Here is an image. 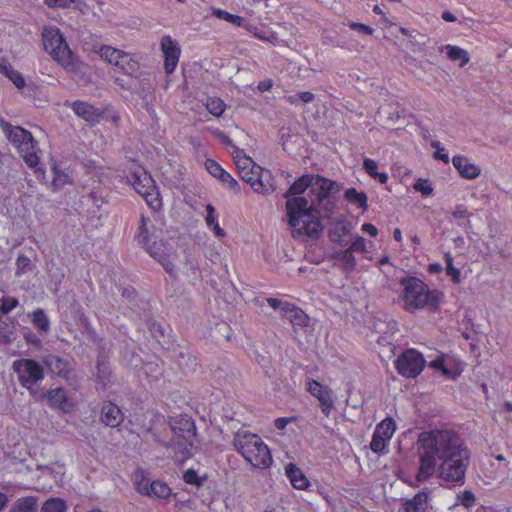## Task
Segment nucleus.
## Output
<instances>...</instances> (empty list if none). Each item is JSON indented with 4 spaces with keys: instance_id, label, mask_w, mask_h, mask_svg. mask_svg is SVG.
Segmentation results:
<instances>
[{
    "instance_id": "39",
    "label": "nucleus",
    "mask_w": 512,
    "mask_h": 512,
    "mask_svg": "<svg viewBox=\"0 0 512 512\" xmlns=\"http://www.w3.org/2000/svg\"><path fill=\"white\" fill-rule=\"evenodd\" d=\"M207 110L214 116H220L225 110V104L222 100L211 98L206 104Z\"/></svg>"
},
{
    "instance_id": "57",
    "label": "nucleus",
    "mask_w": 512,
    "mask_h": 512,
    "mask_svg": "<svg viewBox=\"0 0 512 512\" xmlns=\"http://www.w3.org/2000/svg\"><path fill=\"white\" fill-rule=\"evenodd\" d=\"M214 135L224 144V145H228V146H231L233 148V144H232V141L230 140V138L224 134L222 131L220 130H216L214 131Z\"/></svg>"
},
{
    "instance_id": "9",
    "label": "nucleus",
    "mask_w": 512,
    "mask_h": 512,
    "mask_svg": "<svg viewBox=\"0 0 512 512\" xmlns=\"http://www.w3.org/2000/svg\"><path fill=\"white\" fill-rule=\"evenodd\" d=\"M425 366V360L421 353L414 349L403 352L396 360L398 373L406 378H415Z\"/></svg>"
},
{
    "instance_id": "52",
    "label": "nucleus",
    "mask_w": 512,
    "mask_h": 512,
    "mask_svg": "<svg viewBox=\"0 0 512 512\" xmlns=\"http://www.w3.org/2000/svg\"><path fill=\"white\" fill-rule=\"evenodd\" d=\"M220 181L226 183L229 186V188L232 189L233 191H239L238 182L229 173L225 172L224 174H222Z\"/></svg>"
},
{
    "instance_id": "61",
    "label": "nucleus",
    "mask_w": 512,
    "mask_h": 512,
    "mask_svg": "<svg viewBox=\"0 0 512 512\" xmlns=\"http://www.w3.org/2000/svg\"><path fill=\"white\" fill-rule=\"evenodd\" d=\"M290 419L288 418H277L275 420V427L279 430L285 429L287 424L289 423Z\"/></svg>"
},
{
    "instance_id": "58",
    "label": "nucleus",
    "mask_w": 512,
    "mask_h": 512,
    "mask_svg": "<svg viewBox=\"0 0 512 512\" xmlns=\"http://www.w3.org/2000/svg\"><path fill=\"white\" fill-rule=\"evenodd\" d=\"M452 215L454 218L460 219L464 217H469L471 214L468 212L467 209L459 206L452 212Z\"/></svg>"
},
{
    "instance_id": "42",
    "label": "nucleus",
    "mask_w": 512,
    "mask_h": 512,
    "mask_svg": "<svg viewBox=\"0 0 512 512\" xmlns=\"http://www.w3.org/2000/svg\"><path fill=\"white\" fill-rule=\"evenodd\" d=\"M53 172H54V178L52 181V185L55 188H61L65 184L70 182V178L66 173L59 171L57 168H54Z\"/></svg>"
},
{
    "instance_id": "63",
    "label": "nucleus",
    "mask_w": 512,
    "mask_h": 512,
    "mask_svg": "<svg viewBox=\"0 0 512 512\" xmlns=\"http://www.w3.org/2000/svg\"><path fill=\"white\" fill-rule=\"evenodd\" d=\"M75 4V8L82 14L86 13L87 10V4L84 1L76 0V2H73Z\"/></svg>"
},
{
    "instance_id": "62",
    "label": "nucleus",
    "mask_w": 512,
    "mask_h": 512,
    "mask_svg": "<svg viewBox=\"0 0 512 512\" xmlns=\"http://www.w3.org/2000/svg\"><path fill=\"white\" fill-rule=\"evenodd\" d=\"M211 226L213 227V231L217 237L224 238L226 236V232L219 226L217 222Z\"/></svg>"
},
{
    "instance_id": "46",
    "label": "nucleus",
    "mask_w": 512,
    "mask_h": 512,
    "mask_svg": "<svg viewBox=\"0 0 512 512\" xmlns=\"http://www.w3.org/2000/svg\"><path fill=\"white\" fill-rule=\"evenodd\" d=\"M184 481L187 484H192L196 486H200L202 484L203 479H201L197 472L193 469H188L183 476Z\"/></svg>"
},
{
    "instance_id": "25",
    "label": "nucleus",
    "mask_w": 512,
    "mask_h": 512,
    "mask_svg": "<svg viewBox=\"0 0 512 512\" xmlns=\"http://www.w3.org/2000/svg\"><path fill=\"white\" fill-rule=\"evenodd\" d=\"M285 470L294 488L304 490L308 487V479L295 464L289 463Z\"/></svg>"
},
{
    "instance_id": "16",
    "label": "nucleus",
    "mask_w": 512,
    "mask_h": 512,
    "mask_svg": "<svg viewBox=\"0 0 512 512\" xmlns=\"http://www.w3.org/2000/svg\"><path fill=\"white\" fill-rule=\"evenodd\" d=\"M155 217L142 215L140 218L136 240L139 244H148L162 235V230L156 226Z\"/></svg>"
},
{
    "instance_id": "21",
    "label": "nucleus",
    "mask_w": 512,
    "mask_h": 512,
    "mask_svg": "<svg viewBox=\"0 0 512 512\" xmlns=\"http://www.w3.org/2000/svg\"><path fill=\"white\" fill-rule=\"evenodd\" d=\"M124 420L120 408L112 402H106L101 408V421L109 427H118Z\"/></svg>"
},
{
    "instance_id": "48",
    "label": "nucleus",
    "mask_w": 512,
    "mask_h": 512,
    "mask_svg": "<svg viewBox=\"0 0 512 512\" xmlns=\"http://www.w3.org/2000/svg\"><path fill=\"white\" fill-rule=\"evenodd\" d=\"M267 302L273 309L280 310L281 317L283 316L284 310H286V308H284V307L289 306V304H290L289 302H285L280 299L272 298V297L267 298Z\"/></svg>"
},
{
    "instance_id": "12",
    "label": "nucleus",
    "mask_w": 512,
    "mask_h": 512,
    "mask_svg": "<svg viewBox=\"0 0 512 512\" xmlns=\"http://www.w3.org/2000/svg\"><path fill=\"white\" fill-rule=\"evenodd\" d=\"M396 429L395 421L391 417L385 418L377 426L370 442V448L373 452L379 453L386 447Z\"/></svg>"
},
{
    "instance_id": "45",
    "label": "nucleus",
    "mask_w": 512,
    "mask_h": 512,
    "mask_svg": "<svg viewBox=\"0 0 512 512\" xmlns=\"http://www.w3.org/2000/svg\"><path fill=\"white\" fill-rule=\"evenodd\" d=\"M18 305V300L16 298L3 297L0 300V311L4 314L10 312Z\"/></svg>"
},
{
    "instance_id": "43",
    "label": "nucleus",
    "mask_w": 512,
    "mask_h": 512,
    "mask_svg": "<svg viewBox=\"0 0 512 512\" xmlns=\"http://www.w3.org/2000/svg\"><path fill=\"white\" fill-rule=\"evenodd\" d=\"M314 99H315V95L309 91L300 92L296 96H289L287 98V100L290 104H295V103H297L298 100H300L304 103H310Z\"/></svg>"
},
{
    "instance_id": "1",
    "label": "nucleus",
    "mask_w": 512,
    "mask_h": 512,
    "mask_svg": "<svg viewBox=\"0 0 512 512\" xmlns=\"http://www.w3.org/2000/svg\"><path fill=\"white\" fill-rule=\"evenodd\" d=\"M416 449L419 468L415 478L418 482L429 479L439 462V478L450 483L464 484L470 454L454 431L435 429L421 432L416 441Z\"/></svg>"
},
{
    "instance_id": "31",
    "label": "nucleus",
    "mask_w": 512,
    "mask_h": 512,
    "mask_svg": "<svg viewBox=\"0 0 512 512\" xmlns=\"http://www.w3.org/2000/svg\"><path fill=\"white\" fill-rule=\"evenodd\" d=\"M378 165L376 161L366 158L363 161V169L366 171V173L375 179H378V181L381 184H386L388 181V175L385 172L379 173L377 171Z\"/></svg>"
},
{
    "instance_id": "3",
    "label": "nucleus",
    "mask_w": 512,
    "mask_h": 512,
    "mask_svg": "<svg viewBox=\"0 0 512 512\" xmlns=\"http://www.w3.org/2000/svg\"><path fill=\"white\" fill-rule=\"evenodd\" d=\"M233 445L245 460L255 468L265 469L272 464L270 450L257 434L247 430H239L234 435Z\"/></svg>"
},
{
    "instance_id": "19",
    "label": "nucleus",
    "mask_w": 512,
    "mask_h": 512,
    "mask_svg": "<svg viewBox=\"0 0 512 512\" xmlns=\"http://www.w3.org/2000/svg\"><path fill=\"white\" fill-rule=\"evenodd\" d=\"M71 108L78 117L90 123L97 122L102 117L100 109L84 101L73 102Z\"/></svg>"
},
{
    "instance_id": "36",
    "label": "nucleus",
    "mask_w": 512,
    "mask_h": 512,
    "mask_svg": "<svg viewBox=\"0 0 512 512\" xmlns=\"http://www.w3.org/2000/svg\"><path fill=\"white\" fill-rule=\"evenodd\" d=\"M116 67L125 74L131 75L138 70V63L129 54L123 52Z\"/></svg>"
},
{
    "instance_id": "59",
    "label": "nucleus",
    "mask_w": 512,
    "mask_h": 512,
    "mask_svg": "<svg viewBox=\"0 0 512 512\" xmlns=\"http://www.w3.org/2000/svg\"><path fill=\"white\" fill-rule=\"evenodd\" d=\"M362 230L364 232L368 233L372 237H376L377 234H378L377 228L373 224H370V223L363 224L362 225Z\"/></svg>"
},
{
    "instance_id": "64",
    "label": "nucleus",
    "mask_w": 512,
    "mask_h": 512,
    "mask_svg": "<svg viewBox=\"0 0 512 512\" xmlns=\"http://www.w3.org/2000/svg\"><path fill=\"white\" fill-rule=\"evenodd\" d=\"M442 18H443V20H445L447 22H454V21H456V17L451 12H449V11L443 12Z\"/></svg>"
},
{
    "instance_id": "50",
    "label": "nucleus",
    "mask_w": 512,
    "mask_h": 512,
    "mask_svg": "<svg viewBox=\"0 0 512 512\" xmlns=\"http://www.w3.org/2000/svg\"><path fill=\"white\" fill-rule=\"evenodd\" d=\"M348 249L351 250V252H354V251L355 252H361V253L366 252L365 239L363 237H357L352 242V244L350 245V247Z\"/></svg>"
},
{
    "instance_id": "6",
    "label": "nucleus",
    "mask_w": 512,
    "mask_h": 512,
    "mask_svg": "<svg viewBox=\"0 0 512 512\" xmlns=\"http://www.w3.org/2000/svg\"><path fill=\"white\" fill-rule=\"evenodd\" d=\"M4 135L9 142L17 149L24 162L31 168L39 164V156L36 151L37 142L30 131L20 127L13 126L2 120L0 122Z\"/></svg>"
},
{
    "instance_id": "54",
    "label": "nucleus",
    "mask_w": 512,
    "mask_h": 512,
    "mask_svg": "<svg viewBox=\"0 0 512 512\" xmlns=\"http://www.w3.org/2000/svg\"><path fill=\"white\" fill-rule=\"evenodd\" d=\"M30 259L27 256L20 255L17 258V267L19 270L24 271L30 266Z\"/></svg>"
},
{
    "instance_id": "28",
    "label": "nucleus",
    "mask_w": 512,
    "mask_h": 512,
    "mask_svg": "<svg viewBox=\"0 0 512 512\" xmlns=\"http://www.w3.org/2000/svg\"><path fill=\"white\" fill-rule=\"evenodd\" d=\"M443 50L446 51L447 57L451 61L459 63V67H464L470 61L469 53L459 46L446 45Z\"/></svg>"
},
{
    "instance_id": "49",
    "label": "nucleus",
    "mask_w": 512,
    "mask_h": 512,
    "mask_svg": "<svg viewBox=\"0 0 512 512\" xmlns=\"http://www.w3.org/2000/svg\"><path fill=\"white\" fill-rule=\"evenodd\" d=\"M431 367L440 369L442 374L447 378L454 379L456 377V373L452 372L448 368H446L441 360H434L431 362Z\"/></svg>"
},
{
    "instance_id": "13",
    "label": "nucleus",
    "mask_w": 512,
    "mask_h": 512,
    "mask_svg": "<svg viewBox=\"0 0 512 512\" xmlns=\"http://www.w3.org/2000/svg\"><path fill=\"white\" fill-rule=\"evenodd\" d=\"M160 45L164 56V70L167 74H172L178 65L181 48L178 42L168 35L161 38Z\"/></svg>"
},
{
    "instance_id": "2",
    "label": "nucleus",
    "mask_w": 512,
    "mask_h": 512,
    "mask_svg": "<svg viewBox=\"0 0 512 512\" xmlns=\"http://www.w3.org/2000/svg\"><path fill=\"white\" fill-rule=\"evenodd\" d=\"M338 191L336 182L310 174L301 176L290 186L285 197L293 237H319L322 226L318 217L322 211L331 210L329 195Z\"/></svg>"
},
{
    "instance_id": "44",
    "label": "nucleus",
    "mask_w": 512,
    "mask_h": 512,
    "mask_svg": "<svg viewBox=\"0 0 512 512\" xmlns=\"http://www.w3.org/2000/svg\"><path fill=\"white\" fill-rule=\"evenodd\" d=\"M413 187L416 191L421 192L422 195H424V196H428L433 192V188H432L431 184L429 183L428 180H425V179L417 180V182L414 184Z\"/></svg>"
},
{
    "instance_id": "32",
    "label": "nucleus",
    "mask_w": 512,
    "mask_h": 512,
    "mask_svg": "<svg viewBox=\"0 0 512 512\" xmlns=\"http://www.w3.org/2000/svg\"><path fill=\"white\" fill-rule=\"evenodd\" d=\"M334 258L340 261L342 269L346 272L352 271L356 266V260L353 256V252L349 249L337 252L334 255Z\"/></svg>"
},
{
    "instance_id": "8",
    "label": "nucleus",
    "mask_w": 512,
    "mask_h": 512,
    "mask_svg": "<svg viewBox=\"0 0 512 512\" xmlns=\"http://www.w3.org/2000/svg\"><path fill=\"white\" fill-rule=\"evenodd\" d=\"M13 370L18 374L22 386L31 390L44 377L43 367L33 359H19L13 362Z\"/></svg>"
},
{
    "instance_id": "20",
    "label": "nucleus",
    "mask_w": 512,
    "mask_h": 512,
    "mask_svg": "<svg viewBox=\"0 0 512 512\" xmlns=\"http://www.w3.org/2000/svg\"><path fill=\"white\" fill-rule=\"evenodd\" d=\"M43 362L50 372L58 376L67 377L73 370V365L70 361L57 355H47L44 357Z\"/></svg>"
},
{
    "instance_id": "56",
    "label": "nucleus",
    "mask_w": 512,
    "mask_h": 512,
    "mask_svg": "<svg viewBox=\"0 0 512 512\" xmlns=\"http://www.w3.org/2000/svg\"><path fill=\"white\" fill-rule=\"evenodd\" d=\"M206 211H207L206 223L208 226H211L212 224H215V222H216L215 218H214L215 209L211 204H208L206 206Z\"/></svg>"
},
{
    "instance_id": "35",
    "label": "nucleus",
    "mask_w": 512,
    "mask_h": 512,
    "mask_svg": "<svg viewBox=\"0 0 512 512\" xmlns=\"http://www.w3.org/2000/svg\"><path fill=\"white\" fill-rule=\"evenodd\" d=\"M345 199L358 205L363 210H367V195L364 192H358L354 188H350L345 192Z\"/></svg>"
},
{
    "instance_id": "10",
    "label": "nucleus",
    "mask_w": 512,
    "mask_h": 512,
    "mask_svg": "<svg viewBox=\"0 0 512 512\" xmlns=\"http://www.w3.org/2000/svg\"><path fill=\"white\" fill-rule=\"evenodd\" d=\"M174 433L172 439V446L181 452L183 456L189 455L193 445L194 423L189 420L181 422V426H172Z\"/></svg>"
},
{
    "instance_id": "23",
    "label": "nucleus",
    "mask_w": 512,
    "mask_h": 512,
    "mask_svg": "<svg viewBox=\"0 0 512 512\" xmlns=\"http://www.w3.org/2000/svg\"><path fill=\"white\" fill-rule=\"evenodd\" d=\"M46 397L49 405L58 408L64 412H68L72 409V404L69 403L66 393L62 388L51 389L43 394L39 395V398Z\"/></svg>"
},
{
    "instance_id": "41",
    "label": "nucleus",
    "mask_w": 512,
    "mask_h": 512,
    "mask_svg": "<svg viewBox=\"0 0 512 512\" xmlns=\"http://www.w3.org/2000/svg\"><path fill=\"white\" fill-rule=\"evenodd\" d=\"M207 171L217 179H221L222 174L226 171L214 160L208 159L205 162Z\"/></svg>"
},
{
    "instance_id": "15",
    "label": "nucleus",
    "mask_w": 512,
    "mask_h": 512,
    "mask_svg": "<svg viewBox=\"0 0 512 512\" xmlns=\"http://www.w3.org/2000/svg\"><path fill=\"white\" fill-rule=\"evenodd\" d=\"M307 390L318 399L323 414L328 417L334 408L331 389L321 385L316 380H309L307 382Z\"/></svg>"
},
{
    "instance_id": "18",
    "label": "nucleus",
    "mask_w": 512,
    "mask_h": 512,
    "mask_svg": "<svg viewBox=\"0 0 512 512\" xmlns=\"http://www.w3.org/2000/svg\"><path fill=\"white\" fill-rule=\"evenodd\" d=\"M256 175H251V179L249 181H245L246 183L250 184L251 188L254 192L262 195H268L272 193L275 190V187L271 183V175L269 171H266L265 173L255 171Z\"/></svg>"
},
{
    "instance_id": "4",
    "label": "nucleus",
    "mask_w": 512,
    "mask_h": 512,
    "mask_svg": "<svg viewBox=\"0 0 512 512\" xmlns=\"http://www.w3.org/2000/svg\"><path fill=\"white\" fill-rule=\"evenodd\" d=\"M400 284L403 287L401 299L404 302V308L413 312L423 308H434L438 298L435 291H431L428 286L416 277L402 278Z\"/></svg>"
},
{
    "instance_id": "51",
    "label": "nucleus",
    "mask_w": 512,
    "mask_h": 512,
    "mask_svg": "<svg viewBox=\"0 0 512 512\" xmlns=\"http://www.w3.org/2000/svg\"><path fill=\"white\" fill-rule=\"evenodd\" d=\"M72 2H76V0H45V4L49 8H68Z\"/></svg>"
},
{
    "instance_id": "47",
    "label": "nucleus",
    "mask_w": 512,
    "mask_h": 512,
    "mask_svg": "<svg viewBox=\"0 0 512 512\" xmlns=\"http://www.w3.org/2000/svg\"><path fill=\"white\" fill-rule=\"evenodd\" d=\"M458 499L465 508L472 507L476 501L474 494L469 490H465L461 495L458 496Z\"/></svg>"
},
{
    "instance_id": "29",
    "label": "nucleus",
    "mask_w": 512,
    "mask_h": 512,
    "mask_svg": "<svg viewBox=\"0 0 512 512\" xmlns=\"http://www.w3.org/2000/svg\"><path fill=\"white\" fill-rule=\"evenodd\" d=\"M0 72L3 73L13 84L22 89L25 86V80L22 74L13 69V67L5 59L0 60Z\"/></svg>"
},
{
    "instance_id": "11",
    "label": "nucleus",
    "mask_w": 512,
    "mask_h": 512,
    "mask_svg": "<svg viewBox=\"0 0 512 512\" xmlns=\"http://www.w3.org/2000/svg\"><path fill=\"white\" fill-rule=\"evenodd\" d=\"M151 257L156 259L171 274L174 271V264L171 260L173 256L172 248L169 247L162 239H155L148 244H142Z\"/></svg>"
},
{
    "instance_id": "34",
    "label": "nucleus",
    "mask_w": 512,
    "mask_h": 512,
    "mask_svg": "<svg viewBox=\"0 0 512 512\" xmlns=\"http://www.w3.org/2000/svg\"><path fill=\"white\" fill-rule=\"evenodd\" d=\"M122 54L123 51L115 49L110 46H103L100 48L101 58L115 67L119 64V59L122 56Z\"/></svg>"
},
{
    "instance_id": "22",
    "label": "nucleus",
    "mask_w": 512,
    "mask_h": 512,
    "mask_svg": "<svg viewBox=\"0 0 512 512\" xmlns=\"http://www.w3.org/2000/svg\"><path fill=\"white\" fill-rule=\"evenodd\" d=\"M452 164L463 178L475 179L480 175V167L470 162L464 156H454L452 158Z\"/></svg>"
},
{
    "instance_id": "5",
    "label": "nucleus",
    "mask_w": 512,
    "mask_h": 512,
    "mask_svg": "<svg viewBox=\"0 0 512 512\" xmlns=\"http://www.w3.org/2000/svg\"><path fill=\"white\" fill-rule=\"evenodd\" d=\"M42 41L45 51L65 70L78 71L79 63L58 28L45 27L42 31Z\"/></svg>"
},
{
    "instance_id": "55",
    "label": "nucleus",
    "mask_w": 512,
    "mask_h": 512,
    "mask_svg": "<svg viewBox=\"0 0 512 512\" xmlns=\"http://www.w3.org/2000/svg\"><path fill=\"white\" fill-rule=\"evenodd\" d=\"M431 145H432V147L437 149V151L434 153V157L436 159H439V160L443 161L446 164L449 163L448 155L447 154H443V153L440 152V150H439V143L438 142H432Z\"/></svg>"
},
{
    "instance_id": "24",
    "label": "nucleus",
    "mask_w": 512,
    "mask_h": 512,
    "mask_svg": "<svg viewBox=\"0 0 512 512\" xmlns=\"http://www.w3.org/2000/svg\"><path fill=\"white\" fill-rule=\"evenodd\" d=\"M282 318L287 319L294 327H307L309 325V316L294 304L285 307Z\"/></svg>"
},
{
    "instance_id": "38",
    "label": "nucleus",
    "mask_w": 512,
    "mask_h": 512,
    "mask_svg": "<svg viewBox=\"0 0 512 512\" xmlns=\"http://www.w3.org/2000/svg\"><path fill=\"white\" fill-rule=\"evenodd\" d=\"M213 15H215L217 18L227 21L229 23L235 24L237 26H240L242 24V18L238 15L230 14L227 11L213 8L212 9Z\"/></svg>"
},
{
    "instance_id": "60",
    "label": "nucleus",
    "mask_w": 512,
    "mask_h": 512,
    "mask_svg": "<svg viewBox=\"0 0 512 512\" xmlns=\"http://www.w3.org/2000/svg\"><path fill=\"white\" fill-rule=\"evenodd\" d=\"M272 86H273V81L271 79H268V80L261 81L258 84V89L261 92H266V91H269L272 88Z\"/></svg>"
},
{
    "instance_id": "17",
    "label": "nucleus",
    "mask_w": 512,
    "mask_h": 512,
    "mask_svg": "<svg viewBox=\"0 0 512 512\" xmlns=\"http://www.w3.org/2000/svg\"><path fill=\"white\" fill-rule=\"evenodd\" d=\"M136 489L142 495L155 497L159 499H166L171 494L170 487L161 481H153L150 484L141 475V479L136 481Z\"/></svg>"
},
{
    "instance_id": "14",
    "label": "nucleus",
    "mask_w": 512,
    "mask_h": 512,
    "mask_svg": "<svg viewBox=\"0 0 512 512\" xmlns=\"http://www.w3.org/2000/svg\"><path fill=\"white\" fill-rule=\"evenodd\" d=\"M232 156L238 170V174L243 181H249L251 175H256L255 171L262 172V168L258 166L243 150L233 146Z\"/></svg>"
},
{
    "instance_id": "53",
    "label": "nucleus",
    "mask_w": 512,
    "mask_h": 512,
    "mask_svg": "<svg viewBox=\"0 0 512 512\" xmlns=\"http://www.w3.org/2000/svg\"><path fill=\"white\" fill-rule=\"evenodd\" d=\"M349 27L352 30H357L366 35H372L374 32V30L370 26L362 24V23L350 22Z\"/></svg>"
},
{
    "instance_id": "40",
    "label": "nucleus",
    "mask_w": 512,
    "mask_h": 512,
    "mask_svg": "<svg viewBox=\"0 0 512 512\" xmlns=\"http://www.w3.org/2000/svg\"><path fill=\"white\" fill-rule=\"evenodd\" d=\"M446 273L455 283L460 281V271L453 266V259L449 253L445 254Z\"/></svg>"
},
{
    "instance_id": "7",
    "label": "nucleus",
    "mask_w": 512,
    "mask_h": 512,
    "mask_svg": "<svg viewBox=\"0 0 512 512\" xmlns=\"http://www.w3.org/2000/svg\"><path fill=\"white\" fill-rule=\"evenodd\" d=\"M128 181L134 187L135 191L140 194L146 203L157 211L162 207V200L155 186V182L151 175L142 168H137L127 176Z\"/></svg>"
},
{
    "instance_id": "37",
    "label": "nucleus",
    "mask_w": 512,
    "mask_h": 512,
    "mask_svg": "<svg viewBox=\"0 0 512 512\" xmlns=\"http://www.w3.org/2000/svg\"><path fill=\"white\" fill-rule=\"evenodd\" d=\"M67 506L60 498H50L42 505L41 512H66Z\"/></svg>"
},
{
    "instance_id": "26",
    "label": "nucleus",
    "mask_w": 512,
    "mask_h": 512,
    "mask_svg": "<svg viewBox=\"0 0 512 512\" xmlns=\"http://www.w3.org/2000/svg\"><path fill=\"white\" fill-rule=\"evenodd\" d=\"M96 369L97 384H99L102 389H105L111 383L112 379L111 370L105 357H98Z\"/></svg>"
},
{
    "instance_id": "30",
    "label": "nucleus",
    "mask_w": 512,
    "mask_h": 512,
    "mask_svg": "<svg viewBox=\"0 0 512 512\" xmlns=\"http://www.w3.org/2000/svg\"><path fill=\"white\" fill-rule=\"evenodd\" d=\"M38 507L34 497H24L15 501L9 512H36Z\"/></svg>"
},
{
    "instance_id": "33",
    "label": "nucleus",
    "mask_w": 512,
    "mask_h": 512,
    "mask_svg": "<svg viewBox=\"0 0 512 512\" xmlns=\"http://www.w3.org/2000/svg\"><path fill=\"white\" fill-rule=\"evenodd\" d=\"M32 323L43 333H47L50 329V321L43 309H36L32 313Z\"/></svg>"
},
{
    "instance_id": "27",
    "label": "nucleus",
    "mask_w": 512,
    "mask_h": 512,
    "mask_svg": "<svg viewBox=\"0 0 512 512\" xmlns=\"http://www.w3.org/2000/svg\"><path fill=\"white\" fill-rule=\"evenodd\" d=\"M405 512H424L428 507V495L425 492L417 493L412 499L404 503Z\"/></svg>"
}]
</instances>
